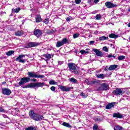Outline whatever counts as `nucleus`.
Here are the masks:
<instances>
[{"instance_id": "nucleus-60", "label": "nucleus", "mask_w": 130, "mask_h": 130, "mask_svg": "<svg viewBox=\"0 0 130 130\" xmlns=\"http://www.w3.org/2000/svg\"><path fill=\"white\" fill-rule=\"evenodd\" d=\"M128 12H130V8L128 9Z\"/></svg>"}, {"instance_id": "nucleus-46", "label": "nucleus", "mask_w": 130, "mask_h": 130, "mask_svg": "<svg viewBox=\"0 0 130 130\" xmlns=\"http://www.w3.org/2000/svg\"><path fill=\"white\" fill-rule=\"evenodd\" d=\"M44 23H45V24H48V23H49V20L47 19H46L44 21Z\"/></svg>"}, {"instance_id": "nucleus-41", "label": "nucleus", "mask_w": 130, "mask_h": 130, "mask_svg": "<svg viewBox=\"0 0 130 130\" xmlns=\"http://www.w3.org/2000/svg\"><path fill=\"white\" fill-rule=\"evenodd\" d=\"M103 50H104V51H105L106 52H108L109 50L107 47L105 46L103 48Z\"/></svg>"}, {"instance_id": "nucleus-9", "label": "nucleus", "mask_w": 130, "mask_h": 130, "mask_svg": "<svg viewBox=\"0 0 130 130\" xmlns=\"http://www.w3.org/2000/svg\"><path fill=\"white\" fill-rule=\"evenodd\" d=\"M2 93L4 95L9 96L12 94V91L8 88H2Z\"/></svg>"}, {"instance_id": "nucleus-54", "label": "nucleus", "mask_w": 130, "mask_h": 130, "mask_svg": "<svg viewBox=\"0 0 130 130\" xmlns=\"http://www.w3.org/2000/svg\"><path fill=\"white\" fill-rule=\"evenodd\" d=\"M92 2V0H88V4H91V2Z\"/></svg>"}, {"instance_id": "nucleus-57", "label": "nucleus", "mask_w": 130, "mask_h": 130, "mask_svg": "<svg viewBox=\"0 0 130 130\" xmlns=\"http://www.w3.org/2000/svg\"><path fill=\"white\" fill-rule=\"evenodd\" d=\"M86 50H87V51H89V50H90V49H89V48H87V49H86Z\"/></svg>"}, {"instance_id": "nucleus-25", "label": "nucleus", "mask_w": 130, "mask_h": 130, "mask_svg": "<svg viewBox=\"0 0 130 130\" xmlns=\"http://www.w3.org/2000/svg\"><path fill=\"white\" fill-rule=\"evenodd\" d=\"M96 77L99 79H104L105 77H106V75L103 74H101L96 75Z\"/></svg>"}, {"instance_id": "nucleus-43", "label": "nucleus", "mask_w": 130, "mask_h": 130, "mask_svg": "<svg viewBox=\"0 0 130 130\" xmlns=\"http://www.w3.org/2000/svg\"><path fill=\"white\" fill-rule=\"evenodd\" d=\"M94 120H95V121H102V119L100 117L94 118Z\"/></svg>"}, {"instance_id": "nucleus-45", "label": "nucleus", "mask_w": 130, "mask_h": 130, "mask_svg": "<svg viewBox=\"0 0 130 130\" xmlns=\"http://www.w3.org/2000/svg\"><path fill=\"white\" fill-rule=\"evenodd\" d=\"M50 90H51V91H52L53 92H54V91H55V87L54 86L51 87Z\"/></svg>"}, {"instance_id": "nucleus-26", "label": "nucleus", "mask_w": 130, "mask_h": 130, "mask_svg": "<svg viewBox=\"0 0 130 130\" xmlns=\"http://www.w3.org/2000/svg\"><path fill=\"white\" fill-rule=\"evenodd\" d=\"M14 52H15V51H14L13 50H11V51H9L8 52H6V54L8 56H11V55H12V54H14Z\"/></svg>"}, {"instance_id": "nucleus-40", "label": "nucleus", "mask_w": 130, "mask_h": 130, "mask_svg": "<svg viewBox=\"0 0 130 130\" xmlns=\"http://www.w3.org/2000/svg\"><path fill=\"white\" fill-rule=\"evenodd\" d=\"M107 57H108V58H110L111 57H113L114 58H115V55H112V54H109L107 56Z\"/></svg>"}, {"instance_id": "nucleus-51", "label": "nucleus", "mask_w": 130, "mask_h": 130, "mask_svg": "<svg viewBox=\"0 0 130 130\" xmlns=\"http://www.w3.org/2000/svg\"><path fill=\"white\" fill-rule=\"evenodd\" d=\"M2 116H3L4 118H8V116H7V115L2 114Z\"/></svg>"}, {"instance_id": "nucleus-23", "label": "nucleus", "mask_w": 130, "mask_h": 130, "mask_svg": "<svg viewBox=\"0 0 130 130\" xmlns=\"http://www.w3.org/2000/svg\"><path fill=\"white\" fill-rule=\"evenodd\" d=\"M117 68V65H111L109 68V71H113V70H115V69Z\"/></svg>"}, {"instance_id": "nucleus-36", "label": "nucleus", "mask_w": 130, "mask_h": 130, "mask_svg": "<svg viewBox=\"0 0 130 130\" xmlns=\"http://www.w3.org/2000/svg\"><path fill=\"white\" fill-rule=\"evenodd\" d=\"M80 53H81V54H88V53H89V51H85V50H81L80 51Z\"/></svg>"}, {"instance_id": "nucleus-35", "label": "nucleus", "mask_w": 130, "mask_h": 130, "mask_svg": "<svg viewBox=\"0 0 130 130\" xmlns=\"http://www.w3.org/2000/svg\"><path fill=\"white\" fill-rule=\"evenodd\" d=\"M102 16L100 14H96L95 16L96 20H101Z\"/></svg>"}, {"instance_id": "nucleus-2", "label": "nucleus", "mask_w": 130, "mask_h": 130, "mask_svg": "<svg viewBox=\"0 0 130 130\" xmlns=\"http://www.w3.org/2000/svg\"><path fill=\"white\" fill-rule=\"evenodd\" d=\"M68 66L69 68V70L73 74L78 75L79 74V69L76 68V64L74 63H69Z\"/></svg>"}, {"instance_id": "nucleus-8", "label": "nucleus", "mask_w": 130, "mask_h": 130, "mask_svg": "<svg viewBox=\"0 0 130 130\" xmlns=\"http://www.w3.org/2000/svg\"><path fill=\"white\" fill-rule=\"evenodd\" d=\"M58 87L63 92H69L74 88L73 87H67L62 85H58Z\"/></svg>"}, {"instance_id": "nucleus-49", "label": "nucleus", "mask_w": 130, "mask_h": 130, "mask_svg": "<svg viewBox=\"0 0 130 130\" xmlns=\"http://www.w3.org/2000/svg\"><path fill=\"white\" fill-rule=\"evenodd\" d=\"M62 63H63V61H58V66H61V64H62Z\"/></svg>"}, {"instance_id": "nucleus-3", "label": "nucleus", "mask_w": 130, "mask_h": 130, "mask_svg": "<svg viewBox=\"0 0 130 130\" xmlns=\"http://www.w3.org/2000/svg\"><path fill=\"white\" fill-rule=\"evenodd\" d=\"M109 90V85L107 83H102L101 86L97 88V91H105Z\"/></svg>"}, {"instance_id": "nucleus-12", "label": "nucleus", "mask_w": 130, "mask_h": 130, "mask_svg": "<svg viewBox=\"0 0 130 130\" xmlns=\"http://www.w3.org/2000/svg\"><path fill=\"white\" fill-rule=\"evenodd\" d=\"M34 35L39 38L42 35V31L40 29H35L34 30Z\"/></svg>"}, {"instance_id": "nucleus-59", "label": "nucleus", "mask_w": 130, "mask_h": 130, "mask_svg": "<svg viewBox=\"0 0 130 130\" xmlns=\"http://www.w3.org/2000/svg\"><path fill=\"white\" fill-rule=\"evenodd\" d=\"M85 32L87 31L88 32V31H89V29H87V30H84Z\"/></svg>"}, {"instance_id": "nucleus-39", "label": "nucleus", "mask_w": 130, "mask_h": 130, "mask_svg": "<svg viewBox=\"0 0 130 130\" xmlns=\"http://www.w3.org/2000/svg\"><path fill=\"white\" fill-rule=\"evenodd\" d=\"M36 78H39V79H42L43 78H45V76H44L43 75H37Z\"/></svg>"}, {"instance_id": "nucleus-33", "label": "nucleus", "mask_w": 130, "mask_h": 130, "mask_svg": "<svg viewBox=\"0 0 130 130\" xmlns=\"http://www.w3.org/2000/svg\"><path fill=\"white\" fill-rule=\"evenodd\" d=\"M25 130H36V127L30 126L25 128Z\"/></svg>"}, {"instance_id": "nucleus-31", "label": "nucleus", "mask_w": 130, "mask_h": 130, "mask_svg": "<svg viewBox=\"0 0 130 130\" xmlns=\"http://www.w3.org/2000/svg\"><path fill=\"white\" fill-rule=\"evenodd\" d=\"M20 10L21 9L20 8L13 9L12 12H14V13H19V12H20Z\"/></svg>"}, {"instance_id": "nucleus-14", "label": "nucleus", "mask_w": 130, "mask_h": 130, "mask_svg": "<svg viewBox=\"0 0 130 130\" xmlns=\"http://www.w3.org/2000/svg\"><path fill=\"white\" fill-rule=\"evenodd\" d=\"M92 51L95 52L97 56H100L101 57H102V56H103V54L101 53V52L97 49H93Z\"/></svg>"}, {"instance_id": "nucleus-6", "label": "nucleus", "mask_w": 130, "mask_h": 130, "mask_svg": "<svg viewBox=\"0 0 130 130\" xmlns=\"http://www.w3.org/2000/svg\"><path fill=\"white\" fill-rule=\"evenodd\" d=\"M40 44H41V43L29 42L26 45L25 47L26 48H30L31 47H36V46H39Z\"/></svg>"}, {"instance_id": "nucleus-32", "label": "nucleus", "mask_w": 130, "mask_h": 130, "mask_svg": "<svg viewBox=\"0 0 130 130\" xmlns=\"http://www.w3.org/2000/svg\"><path fill=\"white\" fill-rule=\"evenodd\" d=\"M125 58V56H123V55H121L119 56L118 57V60L120 61V60H123V59H124Z\"/></svg>"}, {"instance_id": "nucleus-47", "label": "nucleus", "mask_w": 130, "mask_h": 130, "mask_svg": "<svg viewBox=\"0 0 130 130\" xmlns=\"http://www.w3.org/2000/svg\"><path fill=\"white\" fill-rule=\"evenodd\" d=\"M94 43H95V41H90L89 42V45H93Z\"/></svg>"}, {"instance_id": "nucleus-58", "label": "nucleus", "mask_w": 130, "mask_h": 130, "mask_svg": "<svg viewBox=\"0 0 130 130\" xmlns=\"http://www.w3.org/2000/svg\"><path fill=\"white\" fill-rule=\"evenodd\" d=\"M128 27H130V23H129L127 25Z\"/></svg>"}, {"instance_id": "nucleus-30", "label": "nucleus", "mask_w": 130, "mask_h": 130, "mask_svg": "<svg viewBox=\"0 0 130 130\" xmlns=\"http://www.w3.org/2000/svg\"><path fill=\"white\" fill-rule=\"evenodd\" d=\"M62 124L63 125V126H66V127H71V125H70L69 123H67L66 122H63Z\"/></svg>"}, {"instance_id": "nucleus-19", "label": "nucleus", "mask_w": 130, "mask_h": 130, "mask_svg": "<svg viewBox=\"0 0 130 130\" xmlns=\"http://www.w3.org/2000/svg\"><path fill=\"white\" fill-rule=\"evenodd\" d=\"M69 81L70 83H72V84H78V80L77 79H75V78H74V77L70 78L69 79Z\"/></svg>"}, {"instance_id": "nucleus-34", "label": "nucleus", "mask_w": 130, "mask_h": 130, "mask_svg": "<svg viewBox=\"0 0 130 130\" xmlns=\"http://www.w3.org/2000/svg\"><path fill=\"white\" fill-rule=\"evenodd\" d=\"M114 130H122V127L120 126H116L114 127Z\"/></svg>"}, {"instance_id": "nucleus-44", "label": "nucleus", "mask_w": 130, "mask_h": 130, "mask_svg": "<svg viewBox=\"0 0 130 130\" xmlns=\"http://www.w3.org/2000/svg\"><path fill=\"white\" fill-rule=\"evenodd\" d=\"M81 2H82V0H75V3L77 5H80Z\"/></svg>"}, {"instance_id": "nucleus-63", "label": "nucleus", "mask_w": 130, "mask_h": 130, "mask_svg": "<svg viewBox=\"0 0 130 130\" xmlns=\"http://www.w3.org/2000/svg\"><path fill=\"white\" fill-rule=\"evenodd\" d=\"M43 67H44V68H46V66H44Z\"/></svg>"}, {"instance_id": "nucleus-42", "label": "nucleus", "mask_w": 130, "mask_h": 130, "mask_svg": "<svg viewBox=\"0 0 130 130\" xmlns=\"http://www.w3.org/2000/svg\"><path fill=\"white\" fill-rule=\"evenodd\" d=\"M93 130H100V129H99V128H98V126H97L96 125H94L93 126Z\"/></svg>"}, {"instance_id": "nucleus-22", "label": "nucleus", "mask_w": 130, "mask_h": 130, "mask_svg": "<svg viewBox=\"0 0 130 130\" xmlns=\"http://www.w3.org/2000/svg\"><path fill=\"white\" fill-rule=\"evenodd\" d=\"M24 34L23 30H18L15 33V36H22Z\"/></svg>"}, {"instance_id": "nucleus-16", "label": "nucleus", "mask_w": 130, "mask_h": 130, "mask_svg": "<svg viewBox=\"0 0 130 130\" xmlns=\"http://www.w3.org/2000/svg\"><path fill=\"white\" fill-rule=\"evenodd\" d=\"M113 117H116L117 118H122V117H123V116L122 115V114L119 113H114L113 114Z\"/></svg>"}, {"instance_id": "nucleus-38", "label": "nucleus", "mask_w": 130, "mask_h": 130, "mask_svg": "<svg viewBox=\"0 0 130 130\" xmlns=\"http://www.w3.org/2000/svg\"><path fill=\"white\" fill-rule=\"evenodd\" d=\"M80 95L82 96V98H87V96L86 94L83 92L81 93Z\"/></svg>"}, {"instance_id": "nucleus-7", "label": "nucleus", "mask_w": 130, "mask_h": 130, "mask_svg": "<svg viewBox=\"0 0 130 130\" xmlns=\"http://www.w3.org/2000/svg\"><path fill=\"white\" fill-rule=\"evenodd\" d=\"M68 43V39L67 38L63 39L61 41H58L56 44V47H60L64 44H67Z\"/></svg>"}, {"instance_id": "nucleus-4", "label": "nucleus", "mask_w": 130, "mask_h": 130, "mask_svg": "<svg viewBox=\"0 0 130 130\" xmlns=\"http://www.w3.org/2000/svg\"><path fill=\"white\" fill-rule=\"evenodd\" d=\"M25 56H28V55H24V54H21L18 56V57H17L15 59L16 61H18V62H21L22 63H25L26 62V59H23Z\"/></svg>"}, {"instance_id": "nucleus-37", "label": "nucleus", "mask_w": 130, "mask_h": 130, "mask_svg": "<svg viewBox=\"0 0 130 130\" xmlns=\"http://www.w3.org/2000/svg\"><path fill=\"white\" fill-rule=\"evenodd\" d=\"M80 36V34H74L73 35V38L76 39V38H78Z\"/></svg>"}, {"instance_id": "nucleus-21", "label": "nucleus", "mask_w": 130, "mask_h": 130, "mask_svg": "<svg viewBox=\"0 0 130 130\" xmlns=\"http://www.w3.org/2000/svg\"><path fill=\"white\" fill-rule=\"evenodd\" d=\"M42 21V19L41 18V16L40 15H37L36 16V22L37 23H40Z\"/></svg>"}, {"instance_id": "nucleus-48", "label": "nucleus", "mask_w": 130, "mask_h": 130, "mask_svg": "<svg viewBox=\"0 0 130 130\" xmlns=\"http://www.w3.org/2000/svg\"><path fill=\"white\" fill-rule=\"evenodd\" d=\"M0 112H5V109L0 106Z\"/></svg>"}, {"instance_id": "nucleus-15", "label": "nucleus", "mask_w": 130, "mask_h": 130, "mask_svg": "<svg viewBox=\"0 0 130 130\" xmlns=\"http://www.w3.org/2000/svg\"><path fill=\"white\" fill-rule=\"evenodd\" d=\"M99 81L96 80H90L87 82V85H89L90 86H91V85H95V84H99Z\"/></svg>"}, {"instance_id": "nucleus-24", "label": "nucleus", "mask_w": 130, "mask_h": 130, "mask_svg": "<svg viewBox=\"0 0 130 130\" xmlns=\"http://www.w3.org/2000/svg\"><path fill=\"white\" fill-rule=\"evenodd\" d=\"M104 40H108V37L102 36L99 38L100 41H103Z\"/></svg>"}, {"instance_id": "nucleus-11", "label": "nucleus", "mask_w": 130, "mask_h": 130, "mask_svg": "<svg viewBox=\"0 0 130 130\" xmlns=\"http://www.w3.org/2000/svg\"><path fill=\"white\" fill-rule=\"evenodd\" d=\"M113 94L116 96L122 95V90L121 88H117L116 89L113 91Z\"/></svg>"}, {"instance_id": "nucleus-20", "label": "nucleus", "mask_w": 130, "mask_h": 130, "mask_svg": "<svg viewBox=\"0 0 130 130\" xmlns=\"http://www.w3.org/2000/svg\"><path fill=\"white\" fill-rule=\"evenodd\" d=\"M114 107V103H109L106 106V109H112Z\"/></svg>"}, {"instance_id": "nucleus-55", "label": "nucleus", "mask_w": 130, "mask_h": 130, "mask_svg": "<svg viewBox=\"0 0 130 130\" xmlns=\"http://www.w3.org/2000/svg\"><path fill=\"white\" fill-rule=\"evenodd\" d=\"M31 81H32V82H36L37 80L36 79H33L31 80Z\"/></svg>"}, {"instance_id": "nucleus-17", "label": "nucleus", "mask_w": 130, "mask_h": 130, "mask_svg": "<svg viewBox=\"0 0 130 130\" xmlns=\"http://www.w3.org/2000/svg\"><path fill=\"white\" fill-rule=\"evenodd\" d=\"M29 78H36L37 74L34 72H30L27 73Z\"/></svg>"}, {"instance_id": "nucleus-53", "label": "nucleus", "mask_w": 130, "mask_h": 130, "mask_svg": "<svg viewBox=\"0 0 130 130\" xmlns=\"http://www.w3.org/2000/svg\"><path fill=\"white\" fill-rule=\"evenodd\" d=\"M96 13H97V11H94L92 12L91 13V14H96Z\"/></svg>"}, {"instance_id": "nucleus-62", "label": "nucleus", "mask_w": 130, "mask_h": 130, "mask_svg": "<svg viewBox=\"0 0 130 130\" xmlns=\"http://www.w3.org/2000/svg\"><path fill=\"white\" fill-rule=\"evenodd\" d=\"M86 25H88L89 26H90V25L89 24H86Z\"/></svg>"}, {"instance_id": "nucleus-28", "label": "nucleus", "mask_w": 130, "mask_h": 130, "mask_svg": "<svg viewBox=\"0 0 130 130\" xmlns=\"http://www.w3.org/2000/svg\"><path fill=\"white\" fill-rule=\"evenodd\" d=\"M109 37L110 38H117L118 36H117L116 35L114 34H111L109 35Z\"/></svg>"}, {"instance_id": "nucleus-13", "label": "nucleus", "mask_w": 130, "mask_h": 130, "mask_svg": "<svg viewBox=\"0 0 130 130\" xmlns=\"http://www.w3.org/2000/svg\"><path fill=\"white\" fill-rule=\"evenodd\" d=\"M35 87H36V83H32L30 84L22 86V88H32V89H35Z\"/></svg>"}, {"instance_id": "nucleus-61", "label": "nucleus", "mask_w": 130, "mask_h": 130, "mask_svg": "<svg viewBox=\"0 0 130 130\" xmlns=\"http://www.w3.org/2000/svg\"><path fill=\"white\" fill-rule=\"evenodd\" d=\"M4 84H7L6 82H4Z\"/></svg>"}, {"instance_id": "nucleus-29", "label": "nucleus", "mask_w": 130, "mask_h": 130, "mask_svg": "<svg viewBox=\"0 0 130 130\" xmlns=\"http://www.w3.org/2000/svg\"><path fill=\"white\" fill-rule=\"evenodd\" d=\"M50 85H57V82L54 81L53 80H51L49 81Z\"/></svg>"}, {"instance_id": "nucleus-18", "label": "nucleus", "mask_w": 130, "mask_h": 130, "mask_svg": "<svg viewBox=\"0 0 130 130\" xmlns=\"http://www.w3.org/2000/svg\"><path fill=\"white\" fill-rule=\"evenodd\" d=\"M43 56L46 59H45V61L47 62L48 60H49L51 58V54H44Z\"/></svg>"}, {"instance_id": "nucleus-50", "label": "nucleus", "mask_w": 130, "mask_h": 130, "mask_svg": "<svg viewBox=\"0 0 130 130\" xmlns=\"http://www.w3.org/2000/svg\"><path fill=\"white\" fill-rule=\"evenodd\" d=\"M108 70H109V68H108V66H106L105 68V71L106 72H108Z\"/></svg>"}, {"instance_id": "nucleus-1", "label": "nucleus", "mask_w": 130, "mask_h": 130, "mask_svg": "<svg viewBox=\"0 0 130 130\" xmlns=\"http://www.w3.org/2000/svg\"><path fill=\"white\" fill-rule=\"evenodd\" d=\"M29 115L32 119L36 121H41V120H43V118H44L43 116H41L38 114H35L33 111H31L29 112Z\"/></svg>"}, {"instance_id": "nucleus-56", "label": "nucleus", "mask_w": 130, "mask_h": 130, "mask_svg": "<svg viewBox=\"0 0 130 130\" xmlns=\"http://www.w3.org/2000/svg\"><path fill=\"white\" fill-rule=\"evenodd\" d=\"M67 22H69V21H70V18H67Z\"/></svg>"}, {"instance_id": "nucleus-5", "label": "nucleus", "mask_w": 130, "mask_h": 130, "mask_svg": "<svg viewBox=\"0 0 130 130\" xmlns=\"http://www.w3.org/2000/svg\"><path fill=\"white\" fill-rule=\"evenodd\" d=\"M30 82V78L29 77H24L20 79V81L18 83V85L16 87H20V86H23L24 84Z\"/></svg>"}, {"instance_id": "nucleus-27", "label": "nucleus", "mask_w": 130, "mask_h": 130, "mask_svg": "<svg viewBox=\"0 0 130 130\" xmlns=\"http://www.w3.org/2000/svg\"><path fill=\"white\" fill-rule=\"evenodd\" d=\"M36 87H43L44 86V83H42V82H38L36 83Z\"/></svg>"}, {"instance_id": "nucleus-64", "label": "nucleus", "mask_w": 130, "mask_h": 130, "mask_svg": "<svg viewBox=\"0 0 130 130\" xmlns=\"http://www.w3.org/2000/svg\"><path fill=\"white\" fill-rule=\"evenodd\" d=\"M129 40H130V37H129Z\"/></svg>"}, {"instance_id": "nucleus-52", "label": "nucleus", "mask_w": 130, "mask_h": 130, "mask_svg": "<svg viewBox=\"0 0 130 130\" xmlns=\"http://www.w3.org/2000/svg\"><path fill=\"white\" fill-rule=\"evenodd\" d=\"M100 0H94L93 2L95 4H97L98 3H99V1Z\"/></svg>"}, {"instance_id": "nucleus-10", "label": "nucleus", "mask_w": 130, "mask_h": 130, "mask_svg": "<svg viewBox=\"0 0 130 130\" xmlns=\"http://www.w3.org/2000/svg\"><path fill=\"white\" fill-rule=\"evenodd\" d=\"M105 6L108 9H112V8H115L117 7V5L110 2H106Z\"/></svg>"}]
</instances>
